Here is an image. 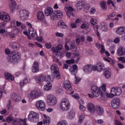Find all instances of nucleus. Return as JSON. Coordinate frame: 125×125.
I'll return each mask as SVG.
<instances>
[{
  "label": "nucleus",
  "instance_id": "obj_19",
  "mask_svg": "<svg viewBox=\"0 0 125 125\" xmlns=\"http://www.w3.org/2000/svg\"><path fill=\"white\" fill-rule=\"evenodd\" d=\"M91 92L92 94H88L87 95L90 98H94V97H98L99 94L95 89V87L93 85L91 86Z\"/></svg>",
  "mask_w": 125,
  "mask_h": 125
},
{
  "label": "nucleus",
  "instance_id": "obj_38",
  "mask_svg": "<svg viewBox=\"0 0 125 125\" xmlns=\"http://www.w3.org/2000/svg\"><path fill=\"white\" fill-rule=\"evenodd\" d=\"M70 49V50H71V51H73V52L75 51H77L78 48L77 47V46L75 43V40H73L71 42Z\"/></svg>",
  "mask_w": 125,
  "mask_h": 125
},
{
  "label": "nucleus",
  "instance_id": "obj_10",
  "mask_svg": "<svg viewBox=\"0 0 125 125\" xmlns=\"http://www.w3.org/2000/svg\"><path fill=\"white\" fill-rule=\"evenodd\" d=\"M122 94V88L119 87H113L111 89L110 94H107L106 97L112 98L116 96L121 95Z\"/></svg>",
  "mask_w": 125,
  "mask_h": 125
},
{
  "label": "nucleus",
  "instance_id": "obj_6",
  "mask_svg": "<svg viewBox=\"0 0 125 125\" xmlns=\"http://www.w3.org/2000/svg\"><path fill=\"white\" fill-rule=\"evenodd\" d=\"M28 96L30 99H37V98H40V97L42 96V93L40 89H37L29 92L28 94Z\"/></svg>",
  "mask_w": 125,
  "mask_h": 125
},
{
  "label": "nucleus",
  "instance_id": "obj_54",
  "mask_svg": "<svg viewBox=\"0 0 125 125\" xmlns=\"http://www.w3.org/2000/svg\"><path fill=\"white\" fill-rule=\"evenodd\" d=\"M116 15L115 14V13L112 12L109 14V15L107 16V17L106 19V20H111L113 17H115Z\"/></svg>",
  "mask_w": 125,
  "mask_h": 125
},
{
  "label": "nucleus",
  "instance_id": "obj_50",
  "mask_svg": "<svg viewBox=\"0 0 125 125\" xmlns=\"http://www.w3.org/2000/svg\"><path fill=\"white\" fill-rule=\"evenodd\" d=\"M15 26H16V21L15 20H13L11 21L10 26H9L7 27V29H10L11 28H15Z\"/></svg>",
  "mask_w": 125,
  "mask_h": 125
},
{
  "label": "nucleus",
  "instance_id": "obj_61",
  "mask_svg": "<svg viewBox=\"0 0 125 125\" xmlns=\"http://www.w3.org/2000/svg\"><path fill=\"white\" fill-rule=\"evenodd\" d=\"M55 35L56 37L59 38H63L64 37V34L59 32H56Z\"/></svg>",
  "mask_w": 125,
  "mask_h": 125
},
{
  "label": "nucleus",
  "instance_id": "obj_36",
  "mask_svg": "<svg viewBox=\"0 0 125 125\" xmlns=\"http://www.w3.org/2000/svg\"><path fill=\"white\" fill-rule=\"evenodd\" d=\"M100 5L101 9H102L103 11H106V10H107L108 9L107 6V3L104 0H102L100 2Z\"/></svg>",
  "mask_w": 125,
  "mask_h": 125
},
{
  "label": "nucleus",
  "instance_id": "obj_58",
  "mask_svg": "<svg viewBox=\"0 0 125 125\" xmlns=\"http://www.w3.org/2000/svg\"><path fill=\"white\" fill-rule=\"evenodd\" d=\"M79 109L80 111H82V112H85L86 111V107L84 106L83 104H81L79 105Z\"/></svg>",
  "mask_w": 125,
  "mask_h": 125
},
{
  "label": "nucleus",
  "instance_id": "obj_13",
  "mask_svg": "<svg viewBox=\"0 0 125 125\" xmlns=\"http://www.w3.org/2000/svg\"><path fill=\"white\" fill-rule=\"evenodd\" d=\"M105 65L102 62H99L97 63L96 64H93V72H98V73H101L103 71Z\"/></svg>",
  "mask_w": 125,
  "mask_h": 125
},
{
  "label": "nucleus",
  "instance_id": "obj_11",
  "mask_svg": "<svg viewBox=\"0 0 125 125\" xmlns=\"http://www.w3.org/2000/svg\"><path fill=\"white\" fill-rule=\"evenodd\" d=\"M40 114L35 111H30L28 116V120L32 123L39 122Z\"/></svg>",
  "mask_w": 125,
  "mask_h": 125
},
{
  "label": "nucleus",
  "instance_id": "obj_41",
  "mask_svg": "<svg viewBox=\"0 0 125 125\" xmlns=\"http://www.w3.org/2000/svg\"><path fill=\"white\" fill-rule=\"evenodd\" d=\"M119 20L120 19L119 18H114L112 20V22L109 23V26L110 29H112V28H114V27L115 26V25H116V24H118V21H119Z\"/></svg>",
  "mask_w": 125,
  "mask_h": 125
},
{
  "label": "nucleus",
  "instance_id": "obj_46",
  "mask_svg": "<svg viewBox=\"0 0 125 125\" xmlns=\"http://www.w3.org/2000/svg\"><path fill=\"white\" fill-rule=\"evenodd\" d=\"M5 27V23L4 22L0 23V34H4L5 33V29H4Z\"/></svg>",
  "mask_w": 125,
  "mask_h": 125
},
{
  "label": "nucleus",
  "instance_id": "obj_59",
  "mask_svg": "<svg viewBox=\"0 0 125 125\" xmlns=\"http://www.w3.org/2000/svg\"><path fill=\"white\" fill-rule=\"evenodd\" d=\"M26 24L27 26L29 27L28 31L33 30L34 29V28H33V25L30 22L27 21L26 22Z\"/></svg>",
  "mask_w": 125,
  "mask_h": 125
},
{
  "label": "nucleus",
  "instance_id": "obj_23",
  "mask_svg": "<svg viewBox=\"0 0 125 125\" xmlns=\"http://www.w3.org/2000/svg\"><path fill=\"white\" fill-rule=\"evenodd\" d=\"M43 124L44 125H49L51 123V118L50 117L45 114L42 115Z\"/></svg>",
  "mask_w": 125,
  "mask_h": 125
},
{
  "label": "nucleus",
  "instance_id": "obj_35",
  "mask_svg": "<svg viewBox=\"0 0 125 125\" xmlns=\"http://www.w3.org/2000/svg\"><path fill=\"white\" fill-rule=\"evenodd\" d=\"M117 53L119 56H124L125 55V48L120 47L117 49Z\"/></svg>",
  "mask_w": 125,
  "mask_h": 125
},
{
  "label": "nucleus",
  "instance_id": "obj_28",
  "mask_svg": "<svg viewBox=\"0 0 125 125\" xmlns=\"http://www.w3.org/2000/svg\"><path fill=\"white\" fill-rule=\"evenodd\" d=\"M115 33L119 36H123L125 34V26H120L116 28Z\"/></svg>",
  "mask_w": 125,
  "mask_h": 125
},
{
  "label": "nucleus",
  "instance_id": "obj_21",
  "mask_svg": "<svg viewBox=\"0 0 125 125\" xmlns=\"http://www.w3.org/2000/svg\"><path fill=\"white\" fill-rule=\"evenodd\" d=\"M86 108L91 113V114H94L96 110V107L93 103H88L86 104Z\"/></svg>",
  "mask_w": 125,
  "mask_h": 125
},
{
  "label": "nucleus",
  "instance_id": "obj_2",
  "mask_svg": "<svg viewBox=\"0 0 125 125\" xmlns=\"http://www.w3.org/2000/svg\"><path fill=\"white\" fill-rule=\"evenodd\" d=\"M96 90L98 92L99 95H101V97H107V94L109 93L106 92V89L107 87V85L106 84L103 83L102 85L100 86H97V85H93Z\"/></svg>",
  "mask_w": 125,
  "mask_h": 125
},
{
  "label": "nucleus",
  "instance_id": "obj_39",
  "mask_svg": "<svg viewBox=\"0 0 125 125\" xmlns=\"http://www.w3.org/2000/svg\"><path fill=\"white\" fill-rule=\"evenodd\" d=\"M96 111L98 115H102L104 113V109L103 107L100 105H97L96 107Z\"/></svg>",
  "mask_w": 125,
  "mask_h": 125
},
{
  "label": "nucleus",
  "instance_id": "obj_51",
  "mask_svg": "<svg viewBox=\"0 0 125 125\" xmlns=\"http://www.w3.org/2000/svg\"><path fill=\"white\" fill-rule=\"evenodd\" d=\"M69 42H70V40L68 38L65 39V42L64 44V47L66 49V50L68 51L70 50V47L68 45V43H69Z\"/></svg>",
  "mask_w": 125,
  "mask_h": 125
},
{
  "label": "nucleus",
  "instance_id": "obj_64",
  "mask_svg": "<svg viewBox=\"0 0 125 125\" xmlns=\"http://www.w3.org/2000/svg\"><path fill=\"white\" fill-rule=\"evenodd\" d=\"M118 60H119V61H121L122 62V63H125V58L124 57H120L119 58H118Z\"/></svg>",
  "mask_w": 125,
  "mask_h": 125
},
{
  "label": "nucleus",
  "instance_id": "obj_9",
  "mask_svg": "<svg viewBox=\"0 0 125 125\" xmlns=\"http://www.w3.org/2000/svg\"><path fill=\"white\" fill-rule=\"evenodd\" d=\"M35 107L38 111L43 112L46 109V103L44 100H39L36 102Z\"/></svg>",
  "mask_w": 125,
  "mask_h": 125
},
{
  "label": "nucleus",
  "instance_id": "obj_49",
  "mask_svg": "<svg viewBox=\"0 0 125 125\" xmlns=\"http://www.w3.org/2000/svg\"><path fill=\"white\" fill-rule=\"evenodd\" d=\"M107 4L110 5L111 4L112 6H113V8L114 10H117V6H116V2H114L112 0H108L107 1Z\"/></svg>",
  "mask_w": 125,
  "mask_h": 125
},
{
  "label": "nucleus",
  "instance_id": "obj_24",
  "mask_svg": "<svg viewBox=\"0 0 125 125\" xmlns=\"http://www.w3.org/2000/svg\"><path fill=\"white\" fill-rule=\"evenodd\" d=\"M4 77L5 80L8 81V82H14V80H15L14 76L7 72L4 73Z\"/></svg>",
  "mask_w": 125,
  "mask_h": 125
},
{
  "label": "nucleus",
  "instance_id": "obj_29",
  "mask_svg": "<svg viewBox=\"0 0 125 125\" xmlns=\"http://www.w3.org/2000/svg\"><path fill=\"white\" fill-rule=\"evenodd\" d=\"M13 121L14 123H16L17 125H27L26 119L16 118L13 119Z\"/></svg>",
  "mask_w": 125,
  "mask_h": 125
},
{
  "label": "nucleus",
  "instance_id": "obj_3",
  "mask_svg": "<svg viewBox=\"0 0 125 125\" xmlns=\"http://www.w3.org/2000/svg\"><path fill=\"white\" fill-rule=\"evenodd\" d=\"M21 60L20 54L17 52H13L10 53L8 57V61L10 63L16 64Z\"/></svg>",
  "mask_w": 125,
  "mask_h": 125
},
{
  "label": "nucleus",
  "instance_id": "obj_22",
  "mask_svg": "<svg viewBox=\"0 0 125 125\" xmlns=\"http://www.w3.org/2000/svg\"><path fill=\"white\" fill-rule=\"evenodd\" d=\"M31 71L32 73H39L40 72V64L39 62L37 61L34 62L33 65L31 67Z\"/></svg>",
  "mask_w": 125,
  "mask_h": 125
},
{
  "label": "nucleus",
  "instance_id": "obj_31",
  "mask_svg": "<svg viewBox=\"0 0 125 125\" xmlns=\"http://www.w3.org/2000/svg\"><path fill=\"white\" fill-rule=\"evenodd\" d=\"M11 98H12L14 102H18L21 100V97L20 95L16 93H12L11 94Z\"/></svg>",
  "mask_w": 125,
  "mask_h": 125
},
{
  "label": "nucleus",
  "instance_id": "obj_17",
  "mask_svg": "<svg viewBox=\"0 0 125 125\" xmlns=\"http://www.w3.org/2000/svg\"><path fill=\"white\" fill-rule=\"evenodd\" d=\"M64 11L66 13L68 18H70L71 16L75 17V14L73 13L74 8L71 6H65Z\"/></svg>",
  "mask_w": 125,
  "mask_h": 125
},
{
  "label": "nucleus",
  "instance_id": "obj_15",
  "mask_svg": "<svg viewBox=\"0 0 125 125\" xmlns=\"http://www.w3.org/2000/svg\"><path fill=\"white\" fill-rule=\"evenodd\" d=\"M63 18V12L61 10L55 11L53 15L51 16V20L55 21L58 20L60 18Z\"/></svg>",
  "mask_w": 125,
  "mask_h": 125
},
{
  "label": "nucleus",
  "instance_id": "obj_4",
  "mask_svg": "<svg viewBox=\"0 0 125 125\" xmlns=\"http://www.w3.org/2000/svg\"><path fill=\"white\" fill-rule=\"evenodd\" d=\"M60 107L62 111H68L71 107L70 100L67 98L63 99L60 103Z\"/></svg>",
  "mask_w": 125,
  "mask_h": 125
},
{
  "label": "nucleus",
  "instance_id": "obj_56",
  "mask_svg": "<svg viewBox=\"0 0 125 125\" xmlns=\"http://www.w3.org/2000/svg\"><path fill=\"white\" fill-rule=\"evenodd\" d=\"M57 125H68V122L66 120H62L59 122Z\"/></svg>",
  "mask_w": 125,
  "mask_h": 125
},
{
  "label": "nucleus",
  "instance_id": "obj_60",
  "mask_svg": "<svg viewBox=\"0 0 125 125\" xmlns=\"http://www.w3.org/2000/svg\"><path fill=\"white\" fill-rule=\"evenodd\" d=\"M41 21L42 22L43 25H44V26H45V27H48V26H49V23H48V22H47V21H46L45 19H44L42 21Z\"/></svg>",
  "mask_w": 125,
  "mask_h": 125
},
{
  "label": "nucleus",
  "instance_id": "obj_52",
  "mask_svg": "<svg viewBox=\"0 0 125 125\" xmlns=\"http://www.w3.org/2000/svg\"><path fill=\"white\" fill-rule=\"evenodd\" d=\"M93 28L98 38H100V34H99V32H98V29H99L100 28L99 25H95V26H93Z\"/></svg>",
  "mask_w": 125,
  "mask_h": 125
},
{
  "label": "nucleus",
  "instance_id": "obj_45",
  "mask_svg": "<svg viewBox=\"0 0 125 125\" xmlns=\"http://www.w3.org/2000/svg\"><path fill=\"white\" fill-rule=\"evenodd\" d=\"M15 31H19V28L17 27H15L13 30H12V32L9 33L10 38L11 39H14L16 38V35L13 33H15Z\"/></svg>",
  "mask_w": 125,
  "mask_h": 125
},
{
  "label": "nucleus",
  "instance_id": "obj_57",
  "mask_svg": "<svg viewBox=\"0 0 125 125\" xmlns=\"http://www.w3.org/2000/svg\"><path fill=\"white\" fill-rule=\"evenodd\" d=\"M116 49V46L112 45L109 48V51L111 54H115V50Z\"/></svg>",
  "mask_w": 125,
  "mask_h": 125
},
{
  "label": "nucleus",
  "instance_id": "obj_48",
  "mask_svg": "<svg viewBox=\"0 0 125 125\" xmlns=\"http://www.w3.org/2000/svg\"><path fill=\"white\" fill-rule=\"evenodd\" d=\"M98 19L97 18L95 17H92L90 20V23L91 25H94L97 24Z\"/></svg>",
  "mask_w": 125,
  "mask_h": 125
},
{
  "label": "nucleus",
  "instance_id": "obj_27",
  "mask_svg": "<svg viewBox=\"0 0 125 125\" xmlns=\"http://www.w3.org/2000/svg\"><path fill=\"white\" fill-rule=\"evenodd\" d=\"M62 86H63L66 90H68L69 91L72 90V85H71V83L69 80L64 81L62 84Z\"/></svg>",
  "mask_w": 125,
  "mask_h": 125
},
{
  "label": "nucleus",
  "instance_id": "obj_20",
  "mask_svg": "<svg viewBox=\"0 0 125 125\" xmlns=\"http://www.w3.org/2000/svg\"><path fill=\"white\" fill-rule=\"evenodd\" d=\"M86 5V3L84 0H78L75 4V7L78 10H82Z\"/></svg>",
  "mask_w": 125,
  "mask_h": 125
},
{
  "label": "nucleus",
  "instance_id": "obj_26",
  "mask_svg": "<svg viewBox=\"0 0 125 125\" xmlns=\"http://www.w3.org/2000/svg\"><path fill=\"white\" fill-rule=\"evenodd\" d=\"M76 117V111L71 109L66 113V118L68 120H73Z\"/></svg>",
  "mask_w": 125,
  "mask_h": 125
},
{
  "label": "nucleus",
  "instance_id": "obj_5",
  "mask_svg": "<svg viewBox=\"0 0 125 125\" xmlns=\"http://www.w3.org/2000/svg\"><path fill=\"white\" fill-rule=\"evenodd\" d=\"M51 72L52 76L54 77L57 80H60L61 76L60 75V72L59 71V67L58 65L56 64H53L51 66Z\"/></svg>",
  "mask_w": 125,
  "mask_h": 125
},
{
  "label": "nucleus",
  "instance_id": "obj_34",
  "mask_svg": "<svg viewBox=\"0 0 125 125\" xmlns=\"http://www.w3.org/2000/svg\"><path fill=\"white\" fill-rule=\"evenodd\" d=\"M104 76L107 80H109V79L111 78L112 73H111L110 70L105 69L104 72Z\"/></svg>",
  "mask_w": 125,
  "mask_h": 125
},
{
  "label": "nucleus",
  "instance_id": "obj_37",
  "mask_svg": "<svg viewBox=\"0 0 125 125\" xmlns=\"http://www.w3.org/2000/svg\"><path fill=\"white\" fill-rule=\"evenodd\" d=\"M37 19L39 21H42L45 18L44 17V14L42 11H39L37 13Z\"/></svg>",
  "mask_w": 125,
  "mask_h": 125
},
{
  "label": "nucleus",
  "instance_id": "obj_55",
  "mask_svg": "<svg viewBox=\"0 0 125 125\" xmlns=\"http://www.w3.org/2000/svg\"><path fill=\"white\" fill-rule=\"evenodd\" d=\"M81 80H82V78H81V77L79 76H76V75H75L74 83H76V84L77 83H79L81 82Z\"/></svg>",
  "mask_w": 125,
  "mask_h": 125
},
{
  "label": "nucleus",
  "instance_id": "obj_43",
  "mask_svg": "<svg viewBox=\"0 0 125 125\" xmlns=\"http://www.w3.org/2000/svg\"><path fill=\"white\" fill-rule=\"evenodd\" d=\"M104 61L108 62V63H110L111 65H113V66L116 63V61L111 58H107L106 57H104Z\"/></svg>",
  "mask_w": 125,
  "mask_h": 125
},
{
  "label": "nucleus",
  "instance_id": "obj_16",
  "mask_svg": "<svg viewBox=\"0 0 125 125\" xmlns=\"http://www.w3.org/2000/svg\"><path fill=\"white\" fill-rule=\"evenodd\" d=\"M83 71L84 74L86 75H89L92 73L93 71V64H88L85 65L83 68Z\"/></svg>",
  "mask_w": 125,
  "mask_h": 125
},
{
  "label": "nucleus",
  "instance_id": "obj_12",
  "mask_svg": "<svg viewBox=\"0 0 125 125\" xmlns=\"http://www.w3.org/2000/svg\"><path fill=\"white\" fill-rule=\"evenodd\" d=\"M0 20L4 23L10 22L11 19L9 14L6 12H0Z\"/></svg>",
  "mask_w": 125,
  "mask_h": 125
},
{
  "label": "nucleus",
  "instance_id": "obj_18",
  "mask_svg": "<svg viewBox=\"0 0 125 125\" xmlns=\"http://www.w3.org/2000/svg\"><path fill=\"white\" fill-rule=\"evenodd\" d=\"M9 9L11 12H14L17 7V2L15 0H8Z\"/></svg>",
  "mask_w": 125,
  "mask_h": 125
},
{
  "label": "nucleus",
  "instance_id": "obj_44",
  "mask_svg": "<svg viewBox=\"0 0 125 125\" xmlns=\"http://www.w3.org/2000/svg\"><path fill=\"white\" fill-rule=\"evenodd\" d=\"M96 46L97 47V48H101V51L100 52L102 54L104 53L105 52V49L104 48V44H99L98 43H97L96 44Z\"/></svg>",
  "mask_w": 125,
  "mask_h": 125
},
{
  "label": "nucleus",
  "instance_id": "obj_1",
  "mask_svg": "<svg viewBox=\"0 0 125 125\" xmlns=\"http://www.w3.org/2000/svg\"><path fill=\"white\" fill-rule=\"evenodd\" d=\"M34 79L37 84H42L43 83V82L47 83L43 86V89L45 91H49V90H51L52 88V83L50 82L51 81V77L50 75L41 74L38 77L35 76Z\"/></svg>",
  "mask_w": 125,
  "mask_h": 125
},
{
  "label": "nucleus",
  "instance_id": "obj_33",
  "mask_svg": "<svg viewBox=\"0 0 125 125\" xmlns=\"http://www.w3.org/2000/svg\"><path fill=\"white\" fill-rule=\"evenodd\" d=\"M58 26L61 29H67L68 26L66 24V23L63 21V20H61L58 22Z\"/></svg>",
  "mask_w": 125,
  "mask_h": 125
},
{
  "label": "nucleus",
  "instance_id": "obj_8",
  "mask_svg": "<svg viewBox=\"0 0 125 125\" xmlns=\"http://www.w3.org/2000/svg\"><path fill=\"white\" fill-rule=\"evenodd\" d=\"M46 103L50 107H53L57 104V99L54 95H48L46 97Z\"/></svg>",
  "mask_w": 125,
  "mask_h": 125
},
{
  "label": "nucleus",
  "instance_id": "obj_32",
  "mask_svg": "<svg viewBox=\"0 0 125 125\" xmlns=\"http://www.w3.org/2000/svg\"><path fill=\"white\" fill-rule=\"evenodd\" d=\"M100 25V30L103 33H106L108 32V31L109 30V28H108V25H107V23L104 22H101Z\"/></svg>",
  "mask_w": 125,
  "mask_h": 125
},
{
  "label": "nucleus",
  "instance_id": "obj_14",
  "mask_svg": "<svg viewBox=\"0 0 125 125\" xmlns=\"http://www.w3.org/2000/svg\"><path fill=\"white\" fill-rule=\"evenodd\" d=\"M19 16L21 20H27L30 16V12L28 10H21L19 12Z\"/></svg>",
  "mask_w": 125,
  "mask_h": 125
},
{
  "label": "nucleus",
  "instance_id": "obj_53",
  "mask_svg": "<svg viewBox=\"0 0 125 125\" xmlns=\"http://www.w3.org/2000/svg\"><path fill=\"white\" fill-rule=\"evenodd\" d=\"M51 50L52 51L54 54H55V55H58V53H59V51L57 47H52Z\"/></svg>",
  "mask_w": 125,
  "mask_h": 125
},
{
  "label": "nucleus",
  "instance_id": "obj_30",
  "mask_svg": "<svg viewBox=\"0 0 125 125\" xmlns=\"http://www.w3.org/2000/svg\"><path fill=\"white\" fill-rule=\"evenodd\" d=\"M54 12H53V9L51 7H47L45 9V15L46 16H50L51 20V16L53 15Z\"/></svg>",
  "mask_w": 125,
  "mask_h": 125
},
{
  "label": "nucleus",
  "instance_id": "obj_42",
  "mask_svg": "<svg viewBox=\"0 0 125 125\" xmlns=\"http://www.w3.org/2000/svg\"><path fill=\"white\" fill-rule=\"evenodd\" d=\"M71 74L72 75H76L78 71V65L74 64L72 65V68L69 70Z\"/></svg>",
  "mask_w": 125,
  "mask_h": 125
},
{
  "label": "nucleus",
  "instance_id": "obj_63",
  "mask_svg": "<svg viewBox=\"0 0 125 125\" xmlns=\"http://www.w3.org/2000/svg\"><path fill=\"white\" fill-rule=\"evenodd\" d=\"M55 90L57 93H61V92H62V90L61 87H56Z\"/></svg>",
  "mask_w": 125,
  "mask_h": 125
},
{
  "label": "nucleus",
  "instance_id": "obj_7",
  "mask_svg": "<svg viewBox=\"0 0 125 125\" xmlns=\"http://www.w3.org/2000/svg\"><path fill=\"white\" fill-rule=\"evenodd\" d=\"M23 34L25 36H27L28 40H32V39L36 40L37 39V38H38V34L37 33V31H36L35 28L28 30V33L27 30H24L23 32Z\"/></svg>",
  "mask_w": 125,
  "mask_h": 125
},
{
  "label": "nucleus",
  "instance_id": "obj_25",
  "mask_svg": "<svg viewBox=\"0 0 125 125\" xmlns=\"http://www.w3.org/2000/svg\"><path fill=\"white\" fill-rule=\"evenodd\" d=\"M120 103L121 101L119 98H114L111 102L112 107H113L114 109H117V108L120 107Z\"/></svg>",
  "mask_w": 125,
  "mask_h": 125
},
{
  "label": "nucleus",
  "instance_id": "obj_62",
  "mask_svg": "<svg viewBox=\"0 0 125 125\" xmlns=\"http://www.w3.org/2000/svg\"><path fill=\"white\" fill-rule=\"evenodd\" d=\"M96 12V9L95 7L91 8L90 10H89L90 14H94Z\"/></svg>",
  "mask_w": 125,
  "mask_h": 125
},
{
  "label": "nucleus",
  "instance_id": "obj_40",
  "mask_svg": "<svg viewBox=\"0 0 125 125\" xmlns=\"http://www.w3.org/2000/svg\"><path fill=\"white\" fill-rule=\"evenodd\" d=\"M3 93L5 95L7 94V92H6V90H5V85H3L2 86H0V98L2 97V94Z\"/></svg>",
  "mask_w": 125,
  "mask_h": 125
},
{
  "label": "nucleus",
  "instance_id": "obj_47",
  "mask_svg": "<svg viewBox=\"0 0 125 125\" xmlns=\"http://www.w3.org/2000/svg\"><path fill=\"white\" fill-rule=\"evenodd\" d=\"M84 118H85V115L84 114H82L79 116V119L78 121V125H83V120H84Z\"/></svg>",
  "mask_w": 125,
  "mask_h": 125
}]
</instances>
